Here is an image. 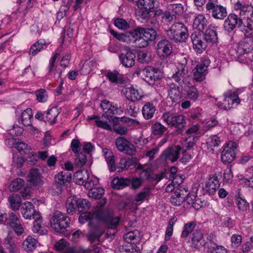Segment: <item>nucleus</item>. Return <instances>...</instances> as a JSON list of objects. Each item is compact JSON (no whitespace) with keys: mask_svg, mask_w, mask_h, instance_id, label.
<instances>
[{"mask_svg":"<svg viewBox=\"0 0 253 253\" xmlns=\"http://www.w3.org/2000/svg\"><path fill=\"white\" fill-rule=\"evenodd\" d=\"M253 35L245 36L237 47L231 50L233 56L238 57L239 61L245 64H249L253 59L252 54L253 50Z\"/></svg>","mask_w":253,"mask_h":253,"instance_id":"1","label":"nucleus"},{"mask_svg":"<svg viewBox=\"0 0 253 253\" xmlns=\"http://www.w3.org/2000/svg\"><path fill=\"white\" fill-rule=\"evenodd\" d=\"M166 34L169 40L176 43L185 42L189 35L187 27L180 22L173 23L166 31Z\"/></svg>","mask_w":253,"mask_h":253,"instance_id":"2","label":"nucleus"},{"mask_svg":"<svg viewBox=\"0 0 253 253\" xmlns=\"http://www.w3.org/2000/svg\"><path fill=\"white\" fill-rule=\"evenodd\" d=\"M236 10H239L240 17L246 24V29L253 35V7L251 5L246 4L238 1L234 5Z\"/></svg>","mask_w":253,"mask_h":253,"instance_id":"3","label":"nucleus"},{"mask_svg":"<svg viewBox=\"0 0 253 253\" xmlns=\"http://www.w3.org/2000/svg\"><path fill=\"white\" fill-rule=\"evenodd\" d=\"M227 16L224 22V28L225 30L230 32L237 27L245 36H252L248 29H246V24L238 15L234 13H230Z\"/></svg>","mask_w":253,"mask_h":253,"instance_id":"4","label":"nucleus"},{"mask_svg":"<svg viewBox=\"0 0 253 253\" xmlns=\"http://www.w3.org/2000/svg\"><path fill=\"white\" fill-rule=\"evenodd\" d=\"M70 222L69 217L60 211H54L50 219L52 228L57 232H63L69 226Z\"/></svg>","mask_w":253,"mask_h":253,"instance_id":"5","label":"nucleus"},{"mask_svg":"<svg viewBox=\"0 0 253 253\" xmlns=\"http://www.w3.org/2000/svg\"><path fill=\"white\" fill-rule=\"evenodd\" d=\"M72 173L67 171L58 173L54 177V182L52 187V194L59 195L63 191V187L68 185L71 181Z\"/></svg>","mask_w":253,"mask_h":253,"instance_id":"6","label":"nucleus"},{"mask_svg":"<svg viewBox=\"0 0 253 253\" xmlns=\"http://www.w3.org/2000/svg\"><path fill=\"white\" fill-rule=\"evenodd\" d=\"M162 119L168 125L175 127L177 130H181L186 124L184 116L170 112L164 113Z\"/></svg>","mask_w":253,"mask_h":253,"instance_id":"7","label":"nucleus"},{"mask_svg":"<svg viewBox=\"0 0 253 253\" xmlns=\"http://www.w3.org/2000/svg\"><path fill=\"white\" fill-rule=\"evenodd\" d=\"M95 216L110 229H115L120 222L119 218L114 217L112 212L109 211H98L95 213Z\"/></svg>","mask_w":253,"mask_h":253,"instance_id":"8","label":"nucleus"},{"mask_svg":"<svg viewBox=\"0 0 253 253\" xmlns=\"http://www.w3.org/2000/svg\"><path fill=\"white\" fill-rule=\"evenodd\" d=\"M140 72L145 76L144 80L150 85H153L156 83H159L161 80V72L158 68L148 66L141 70Z\"/></svg>","mask_w":253,"mask_h":253,"instance_id":"9","label":"nucleus"},{"mask_svg":"<svg viewBox=\"0 0 253 253\" xmlns=\"http://www.w3.org/2000/svg\"><path fill=\"white\" fill-rule=\"evenodd\" d=\"M224 99L221 104V108L229 110L236 107L240 103L238 94L235 91L228 90L224 93Z\"/></svg>","mask_w":253,"mask_h":253,"instance_id":"10","label":"nucleus"},{"mask_svg":"<svg viewBox=\"0 0 253 253\" xmlns=\"http://www.w3.org/2000/svg\"><path fill=\"white\" fill-rule=\"evenodd\" d=\"M104 114L101 116V118H106L107 120H110L112 116L110 115H120L123 111L121 108H119L117 105H114L109 101L104 100L101 101L100 105Z\"/></svg>","mask_w":253,"mask_h":253,"instance_id":"11","label":"nucleus"},{"mask_svg":"<svg viewBox=\"0 0 253 253\" xmlns=\"http://www.w3.org/2000/svg\"><path fill=\"white\" fill-rule=\"evenodd\" d=\"M135 57L132 50L128 46L124 48L119 56L121 63L126 68H130L134 65Z\"/></svg>","mask_w":253,"mask_h":253,"instance_id":"12","label":"nucleus"},{"mask_svg":"<svg viewBox=\"0 0 253 253\" xmlns=\"http://www.w3.org/2000/svg\"><path fill=\"white\" fill-rule=\"evenodd\" d=\"M236 143L233 141H229L221 152V159L223 163H231L236 157Z\"/></svg>","mask_w":253,"mask_h":253,"instance_id":"13","label":"nucleus"},{"mask_svg":"<svg viewBox=\"0 0 253 253\" xmlns=\"http://www.w3.org/2000/svg\"><path fill=\"white\" fill-rule=\"evenodd\" d=\"M193 49L197 53H201L207 48L208 44L200 32H195L190 36Z\"/></svg>","mask_w":253,"mask_h":253,"instance_id":"14","label":"nucleus"},{"mask_svg":"<svg viewBox=\"0 0 253 253\" xmlns=\"http://www.w3.org/2000/svg\"><path fill=\"white\" fill-rule=\"evenodd\" d=\"M182 148L179 145H173L165 150L161 155V159L164 161L173 163L179 158Z\"/></svg>","mask_w":253,"mask_h":253,"instance_id":"15","label":"nucleus"},{"mask_svg":"<svg viewBox=\"0 0 253 253\" xmlns=\"http://www.w3.org/2000/svg\"><path fill=\"white\" fill-rule=\"evenodd\" d=\"M116 145L118 150L129 155H133L136 152L134 145L123 137H119L116 140Z\"/></svg>","mask_w":253,"mask_h":253,"instance_id":"16","label":"nucleus"},{"mask_svg":"<svg viewBox=\"0 0 253 253\" xmlns=\"http://www.w3.org/2000/svg\"><path fill=\"white\" fill-rule=\"evenodd\" d=\"M154 0H138L137 6L139 8L137 12L138 19L146 18L148 16L149 12L154 8Z\"/></svg>","mask_w":253,"mask_h":253,"instance_id":"17","label":"nucleus"},{"mask_svg":"<svg viewBox=\"0 0 253 253\" xmlns=\"http://www.w3.org/2000/svg\"><path fill=\"white\" fill-rule=\"evenodd\" d=\"M74 181L79 185H83L86 188H90L95 185L94 181L89 179V173L85 169L77 171L74 176Z\"/></svg>","mask_w":253,"mask_h":253,"instance_id":"18","label":"nucleus"},{"mask_svg":"<svg viewBox=\"0 0 253 253\" xmlns=\"http://www.w3.org/2000/svg\"><path fill=\"white\" fill-rule=\"evenodd\" d=\"M172 43L168 40H161L157 43L156 51L160 57H168L172 53Z\"/></svg>","mask_w":253,"mask_h":253,"instance_id":"19","label":"nucleus"},{"mask_svg":"<svg viewBox=\"0 0 253 253\" xmlns=\"http://www.w3.org/2000/svg\"><path fill=\"white\" fill-rule=\"evenodd\" d=\"M111 33L119 41L130 44L134 42V38L138 36V32L136 29L125 33H119L114 30H111Z\"/></svg>","mask_w":253,"mask_h":253,"instance_id":"20","label":"nucleus"},{"mask_svg":"<svg viewBox=\"0 0 253 253\" xmlns=\"http://www.w3.org/2000/svg\"><path fill=\"white\" fill-rule=\"evenodd\" d=\"M210 62L209 60L197 65L193 70V78L197 82H201L205 79Z\"/></svg>","mask_w":253,"mask_h":253,"instance_id":"21","label":"nucleus"},{"mask_svg":"<svg viewBox=\"0 0 253 253\" xmlns=\"http://www.w3.org/2000/svg\"><path fill=\"white\" fill-rule=\"evenodd\" d=\"M21 211L23 216L29 219L34 218L35 216L39 215V212L34 209V206L31 202H25L22 205Z\"/></svg>","mask_w":253,"mask_h":253,"instance_id":"22","label":"nucleus"},{"mask_svg":"<svg viewBox=\"0 0 253 253\" xmlns=\"http://www.w3.org/2000/svg\"><path fill=\"white\" fill-rule=\"evenodd\" d=\"M191 246L195 249H199L205 246L207 248V243L203 239V234L200 230L194 231L191 236Z\"/></svg>","mask_w":253,"mask_h":253,"instance_id":"23","label":"nucleus"},{"mask_svg":"<svg viewBox=\"0 0 253 253\" xmlns=\"http://www.w3.org/2000/svg\"><path fill=\"white\" fill-rule=\"evenodd\" d=\"M169 97L172 102H178L182 98V92L179 86L174 83L169 84Z\"/></svg>","mask_w":253,"mask_h":253,"instance_id":"24","label":"nucleus"},{"mask_svg":"<svg viewBox=\"0 0 253 253\" xmlns=\"http://www.w3.org/2000/svg\"><path fill=\"white\" fill-rule=\"evenodd\" d=\"M211 13L212 17L215 19L223 20L227 16V9L219 4L208 9Z\"/></svg>","mask_w":253,"mask_h":253,"instance_id":"25","label":"nucleus"},{"mask_svg":"<svg viewBox=\"0 0 253 253\" xmlns=\"http://www.w3.org/2000/svg\"><path fill=\"white\" fill-rule=\"evenodd\" d=\"M189 77L188 68H177V71L172 75L171 78L179 84L185 83Z\"/></svg>","mask_w":253,"mask_h":253,"instance_id":"26","label":"nucleus"},{"mask_svg":"<svg viewBox=\"0 0 253 253\" xmlns=\"http://www.w3.org/2000/svg\"><path fill=\"white\" fill-rule=\"evenodd\" d=\"M102 152L110 171H115L116 170L117 167L115 165L114 156L113 152L111 150L106 148L102 149Z\"/></svg>","mask_w":253,"mask_h":253,"instance_id":"27","label":"nucleus"},{"mask_svg":"<svg viewBox=\"0 0 253 253\" xmlns=\"http://www.w3.org/2000/svg\"><path fill=\"white\" fill-rule=\"evenodd\" d=\"M219 186L220 184L217 177L213 176L208 179L206 184L205 189L209 194L213 195L219 188Z\"/></svg>","mask_w":253,"mask_h":253,"instance_id":"28","label":"nucleus"},{"mask_svg":"<svg viewBox=\"0 0 253 253\" xmlns=\"http://www.w3.org/2000/svg\"><path fill=\"white\" fill-rule=\"evenodd\" d=\"M203 36L207 44H209L211 45L218 41L217 34L216 30L210 27H209L206 30Z\"/></svg>","mask_w":253,"mask_h":253,"instance_id":"29","label":"nucleus"},{"mask_svg":"<svg viewBox=\"0 0 253 253\" xmlns=\"http://www.w3.org/2000/svg\"><path fill=\"white\" fill-rule=\"evenodd\" d=\"M208 23L206 17L203 14H199L194 19L193 27L201 32L207 27Z\"/></svg>","mask_w":253,"mask_h":253,"instance_id":"30","label":"nucleus"},{"mask_svg":"<svg viewBox=\"0 0 253 253\" xmlns=\"http://www.w3.org/2000/svg\"><path fill=\"white\" fill-rule=\"evenodd\" d=\"M181 192H183V190L180 187L176 189L171 196L170 202L173 205L180 206L185 201V197L184 194H181Z\"/></svg>","mask_w":253,"mask_h":253,"instance_id":"31","label":"nucleus"},{"mask_svg":"<svg viewBox=\"0 0 253 253\" xmlns=\"http://www.w3.org/2000/svg\"><path fill=\"white\" fill-rule=\"evenodd\" d=\"M3 244L9 253H19L18 245L9 234L5 239Z\"/></svg>","mask_w":253,"mask_h":253,"instance_id":"32","label":"nucleus"},{"mask_svg":"<svg viewBox=\"0 0 253 253\" xmlns=\"http://www.w3.org/2000/svg\"><path fill=\"white\" fill-rule=\"evenodd\" d=\"M60 113L59 109L55 107L49 109L46 113L44 122L50 125H53L56 123V119Z\"/></svg>","mask_w":253,"mask_h":253,"instance_id":"33","label":"nucleus"},{"mask_svg":"<svg viewBox=\"0 0 253 253\" xmlns=\"http://www.w3.org/2000/svg\"><path fill=\"white\" fill-rule=\"evenodd\" d=\"M125 96L128 100L132 101L139 100L142 97L140 92L132 86L126 89Z\"/></svg>","mask_w":253,"mask_h":253,"instance_id":"34","label":"nucleus"},{"mask_svg":"<svg viewBox=\"0 0 253 253\" xmlns=\"http://www.w3.org/2000/svg\"><path fill=\"white\" fill-rule=\"evenodd\" d=\"M78 198L75 196L69 197L66 202V208L69 214H73L78 210Z\"/></svg>","mask_w":253,"mask_h":253,"instance_id":"35","label":"nucleus"},{"mask_svg":"<svg viewBox=\"0 0 253 253\" xmlns=\"http://www.w3.org/2000/svg\"><path fill=\"white\" fill-rule=\"evenodd\" d=\"M156 112V108L153 103L147 102L143 106L142 112L145 119L149 120L153 117Z\"/></svg>","mask_w":253,"mask_h":253,"instance_id":"36","label":"nucleus"},{"mask_svg":"<svg viewBox=\"0 0 253 253\" xmlns=\"http://www.w3.org/2000/svg\"><path fill=\"white\" fill-rule=\"evenodd\" d=\"M207 252L208 253H227V250L222 246H218L210 240L207 242Z\"/></svg>","mask_w":253,"mask_h":253,"instance_id":"37","label":"nucleus"},{"mask_svg":"<svg viewBox=\"0 0 253 253\" xmlns=\"http://www.w3.org/2000/svg\"><path fill=\"white\" fill-rule=\"evenodd\" d=\"M138 29H139L141 33L143 35V36H144V38L147 40V41L149 42V43L151 41L155 40L157 36V29H154L152 28L146 29L141 28H138Z\"/></svg>","mask_w":253,"mask_h":253,"instance_id":"38","label":"nucleus"},{"mask_svg":"<svg viewBox=\"0 0 253 253\" xmlns=\"http://www.w3.org/2000/svg\"><path fill=\"white\" fill-rule=\"evenodd\" d=\"M136 31L138 32V36L135 37L134 40V45L139 48H144L147 47L150 43L144 38V36L141 33L138 28H136Z\"/></svg>","mask_w":253,"mask_h":253,"instance_id":"39","label":"nucleus"},{"mask_svg":"<svg viewBox=\"0 0 253 253\" xmlns=\"http://www.w3.org/2000/svg\"><path fill=\"white\" fill-rule=\"evenodd\" d=\"M130 182L131 181L129 179L123 177L119 178L117 177L112 180V184L114 188L120 189L129 185Z\"/></svg>","mask_w":253,"mask_h":253,"instance_id":"40","label":"nucleus"},{"mask_svg":"<svg viewBox=\"0 0 253 253\" xmlns=\"http://www.w3.org/2000/svg\"><path fill=\"white\" fill-rule=\"evenodd\" d=\"M32 110L31 108H27L22 112L21 116V121L24 126H30L32 125Z\"/></svg>","mask_w":253,"mask_h":253,"instance_id":"41","label":"nucleus"},{"mask_svg":"<svg viewBox=\"0 0 253 253\" xmlns=\"http://www.w3.org/2000/svg\"><path fill=\"white\" fill-rule=\"evenodd\" d=\"M28 180L32 185L36 186L41 182V175L38 169H31L28 176Z\"/></svg>","mask_w":253,"mask_h":253,"instance_id":"42","label":"nucleus"},{"mask_svg":"<svg viewBox=\"0 0 253 253\" xmlns=\"http://www.w3.org/2000/svg\"><path fill=\"white\" fill-rule=\"evenodd\" d=\"M37 241L32 236H29L23 242V247L27 252H32L37 247Z\"/></svg>","mask_w":253,"mask_h":253,"instance_id":"43","label":"nucleus"},{"mask_svg":"<svg viewBox=\"0 0 253 253\" xmlns=\"http://www.w3.org/2000/svg\"><path fill=\"white\" fill-rule=\"evenodd\" d=\"M151 133L156 137H160L164 132L167 130V128L160 123H156L151 127Z\"/></svg>","mask_w":253,"mask_h":253,"instance_id":"44","label":"nucleus"},{"mask_svg":"<svg viewBox=\"0 0 253 253\" xmlns=\"http://www.w3.org/2000/svg\"><path fill=\"white\" fill-rule=\"evenodd\" d=\"M8 200L12 210L15 211L19 210L21 204V199L19 196L12 194L9 196Z\"/></svg>","mask_w":253,"mask_h":253,"instance_id":"45","label":"nucleus"},{"mask_svg":"<svg viewBox=\"0 0 253 253\" xmlns=\"http://www.w3.org/2000/svg\"><path fill=\"white\" fill-rule=\"evenodd\" d=\"M90 120H95V125L103 129L109 130L111 129L110 125H109L107 121H105L104 119H102L101 117L99 116L92 115L88 118Z\"/></svg>","mask_w":253,"mask_h":253,"instance_id":"46","label":"nucleus"},{"mask_svg":"<svg viewBox=\"0 0 253 253\" xmlns=\"http://www.w3.org/2000/svg\"><path fill=\"white\" fill-rule=\"evenodd\" d=\"M56 251L59 252H64V253H74L72 249L68 248L67 242L64 239H61L59 242H56L54 245Z\"/></svg>","mask_w":253,"mask_h":253,"instance_id":"47","label":"nucleus"},{"mask_svg":"<svg viewBox=\"0 0 253 253\" xmlns=\"http://www.w3.org/2000/svg\"><path fill=\"white\" fill-rule=\"evenodd\" d=\"M196 226V223L195 221H191L185 224L183 228L181 234L182 238H186L189 234L194 231Z\"/></svg>","mask_w":253,"mask_h":253,"instance_id":"48","label":"nucleus"},{"mask_svg":"<svg viewBox=\"0 0 253 253\" xmlns=\"http://www.w3.org/2000/svg\"><path fill=\"white\" fill-rule=\"evenodd\" d=\"M93 186L91 187L88 192V196L94 199H100L103 196L104 192V190L102 188H93Z\"/></svg>","mask_w":253,"mask_h":253,"instance_id":"49","label":"nucleus"},{"mask_svg":"<svg viewBox=\"0 0 253 253\" xmlns=\"http://www.w3.org/2000/svg\"><path fill=\"white\" fill-rule=\"evenodd\" d=\"M187 97L191 100H196L199 95V92L194 85L189 86L186 89Z\"/></svg>","mask_w":253,"mask_h":253,"instance_id":"50","label":"nucleus"},{"mask_svg":"<svg viewBox=\"0 0 253 253\" xmlns=\"http://www.w3.org/2000/svg\"><path fill=\"white\" fill-rule=\"evenodd\" d=\"M176 221L177 219L175 217H173L169 220L166 231L165 238L166 241H169L172 236L173 230V226Z\"/></svg>","mask_w":253,"mask_h":253,"instance_id":"51","label":"nucleus"},{"mask_svg":"<svg viewBox=\"0 0 253 253\" xmlns=\"http://www.w3.org/2000/svg\"><path fill=\"white\" fill-rule=\"evenodd\" d=\"M24 183V181L21 178L15 179L11 182L9 189L12 191H18L23 187Z\"/></svg>","mask_w":253,"mask_h":253,"instance_id":"52","label":"nucleus"},{"mask_svg":"<svg viewBox=\"0 0 253 253\" xmlns=\"http://www.w3.org/2000/svg\"><path fill=\"white\" fill-rule=\"evenodd\" d=\"M78 212H82L84 211H87L90 208V203L85 199L78 198Z\"/></svg>","mask_w":253,"mask_h":253,"instance_id":"53","label":"nucleus"},{"mask_svg":"<svg viewBox=\"0 0 253 253\" xmlns=\"http://www.w3.org/2000/svg\"><path fill=\"white\" fill-rule=\"evenodd\" d=\"M150 194V188L149 187L144 188L136 195L135 201L136 202H142L146 198L149 197Z\"/></svg>","mask_w":253,"mask_h":253,"instance_id":"54","label":"nucleus"},{"mask_svg":"<svg viewBox=\"0 0 253 253\" xmlns=\"http://www.w3.org/2000/svg\"><path fill=\"white\" fill-rule=\"evenodd\" d=\"M162 10L161 9H153L149 12L148 16L147 18H142V20H148L149 18L152 16L154 18L158 19L162 22Z\"/></svg>","mask_w":253,"mask_h":253,"instance_id":"55","label":"nucleus"},{"mask_svg":"<svg viewBox=\"0 0 253 253\" xmlns=\"http://www.w3.org/2000/svg\"><path fill=\"white\" fill-rule=\"evenodd\" d=\"M86 162V157L83 152L76 154V157L75 159L76 166L79 167H83Z\"/></svg>","mask_w":253,"mask_h":253,"instance_id":"56","label":"nucleus"},{"mask_svg":"<svg viewBox=\"0 0 253 253\" xmlns=\"http://www.w3.org/2000/svg\"><path fill=\"white\" fill-rule=\"evenodd\" d=\"M235 203L239 210L242 211H247L249 208V204L245 199L237 197L235 198Z\"/></svg>","mask_w":253,"mask_h":253,"instance_id":"57","label":"nucleus"},{"mask_svg":"<svg viewBox=\"0 0 253 253\" xmlns=\"http://www.w3.org/2000/svg\"><path fill=\"white\" fill-rule=\"evenodd\" d=\"M114 24L119 29L122 30H126L129 27V25L126 21L121 18H116L114 21Z\"/></svg>","mask_w":253,"mask_h":253,"instance_id":"58","label":"nucleus"},{"mask_svg":"<svg viewBox=\"0 0 253 253\" xmlns=\"http://www.w3.org/2000/svg\"><path fill=\"white\" fill-rule=\"evenodd\" d=\"M139 235V231L135 230L132 231L128 232L125 234L124 236V239L126 242L130 243L132 240H134V239H136V238L138 237Z\"/></svg>","mask_w":253,"mask_h":253,"instance_id":"59","label":"nucleus"},{"mask_svg":"<svg viewBox=\"0 0 253 253\" xmlns=\"http://www.w3.org/2000/svg\"><path fill=\"white\" fill-rule=\"evenodd\" d=\"M233 175L231 170V166H227L223 173V181L224 183H229L232 179Z\"/></svg>","mask_w":253,"mask_h":253,"instance_id":"60","label":"nucleus"},{"mask_svg":"<svg viewBox=\"0 0 253 253\" xmlns=\"http://www.w3.org/2000/svg\"><path fill=\"white\" fill-rule=\"evenodd\" d=\"M33 219H35V221L34 222L33 231L34 232L39 233L42 228L41 224L42 222V219L40 213L39 214V215L35 216Z\"/></svg>","mask_w":253,"mask_h":253,"instance_id":"61","label":"nucleus"},{"mask_svg":"<svg viewBox=\"0 0 253 253\" xmlns=\"http://www.w3.org/2000/svg\"><path fill=\"white\" fill-rule=\"evenodd\" d=\"M119 75L120 74L118 71L114 70L113 71L108 72L106 76L110 82L117 84Z\"/></svg>","mask_w":253,"mask_h":253,"instance_id":"62","label":"nucleus"},{"mask_svg":"<svg viewBox=\"0 0 253 253\" xmlns=\"http://www.w3.org/2000/svg\"><path fill=\"white\" fill-rule=\"evenodd\" d=\"M197 140L198 137L197 136L189 135L185 140L184 145L187 148L189 149L195 145Z\"/></svg>","mask_w":253,"mask_h":253,"instance_id":"63","label":"nucleus"},{"mask_svg":"<svg viewBox=\"0 0 253 253\" xmlns=\"http://www.w3.org/2000/svg\"><path fill=\"white\" fill-rule=\"evenodd\" d=\"M43 44L44 43L39 42H37L35 43L31 46L29 50V54L32 55L36 54L38 52L42 50Z\"/></svg>","mask_w":253,"mask_h":253,"instance_id":"64","label":"nucleus"}]
</instances>
